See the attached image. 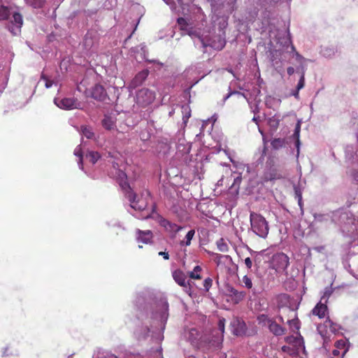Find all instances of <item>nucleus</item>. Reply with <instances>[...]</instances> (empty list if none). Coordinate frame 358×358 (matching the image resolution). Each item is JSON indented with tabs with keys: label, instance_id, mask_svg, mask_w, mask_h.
<instances>
[{
	"label": "nucleus",
	"instance_id": "nucleus-62",
	"mask_svg": "<svg viewBox=\"0 0 358 358\" xmlns=\"http://www.w3.org/2000/svg\"><path fill=\"white\" fill-rule=\"evenodd\" d=\"M355 180L358 181V174L354 176Z\"/></svg>",
	"mask_w": 358,
	"mask_h": 358
},
{
	"label": "nucleus",
	"instance_id": "nucleus-52",
	"mask_svg": "<svg viewBox=\"0 0 358 358\" xmlns=\"http://www.w3.org/2000/svg\"><path fill=\"white\" fill-rule=\"evenodd\" d=\"M222 337H218V338H217L216 341H213V343H212V345L218 346L219 344L222 342Z\"/></svg>",
	"mask_w": 358,
	"mask_h": 358
},
{
	"label": "nucleus",
	"instance_id": "nucleus-51",
	"mask_svg": "<svg viewBox=\"0 0 358 358\" xmlns=\"http://www.w3.org/2000/svg\"><path fill=\"white\" fill-rule=\"evenodd\" d=\"M158 255H159V256H162V257H163V258H164V259H166V260H168V259H169V253H168V252H159L158 253Z\"/></svg>",
	"mask_w": 358,
	"mask_h": 358
},
{
	"label": "nucleus",
	"instance_id": "nucleus-33",
	"mask_svg": "<svg viewBox=\"0 0 358 358\" xmlns=\"http://www.w3.org/2000/svg\"><path fill=\"white\" fill-rule=\"evenodd\" d=\"M82 133L87 138H92L94 136L92 129L87 127H82Z\"/></svg>",
	"mask_w": 358,
	"mask_h": 358
},
{
	"label": "nucleus",
	"instance_id": "nucleus-32",
	"mask_svg": "<svg viewBox=\"0 0 358 358\" xmlns=\"http://www.w3.org/2000/svg\"><path fill=\"white\" fill-rule=\"evenodd\" d=\"M242 282L243 283V286L247 289H250L252 287V282L251 278L247 275H244L242 279Z\"/></svg>",
	"mask_w": 358,
	"mask_h": 358
},
{
	"label": "nucleus",
	"instance_id": "nucleus-29",
	"mask_svg": "<svg viewBox=\"0 0 358 358\" xmlns=\"http://www.w3.org/2000/svg\"><path fill=\"white\" fill-rule=\"evenodd\" d=\"M288 324L289 325L290 329L293 331H299L300 329V322L297 317L294 318L292 320H288Z\"/></svg>",
	"mask_w": 358,
	"mask_h": 358
},
{
	"label": "nucleus",
	"instance_id": "nucleus-6",
	"mask_svg": "<svg viewBox=\"0 0 358 358\" xmlns=\"http://www.w3.org/2000/svg\"><path fill=\"white\" fill-rule=\"evenodd\" d=\"M136 99L138 104L146 106L153 102L155 94L148 88H143L137 92Z\"/></svg>",
	"mask_w": 358,
	"mask_h": 358
},
{
	"label": "nucleus",
	"instance_id": "nucleus-61",
	"mask_svg": "<svg viewBox=\"0 0 358 358\" xmlns=\"http://www.w3.org/2000/svg\"><path fill=\"white\" fill-rule=\"evenodd\" d=\"M323 55H324V56H330V54H329V53H326L325 52H323Z\"/></svg>",
	"mask_w": 358,
	"mask_h": 358
},
{
	"label": "nucleus",
	"instance_id": "nucleus-57",
	"mask_svg": "<svg viewBox=\"0 0 358 358\" xmlns=\"http://www.w3.org/2000/svg\"><path fill=\"white\" fill-rule=\"evenodd\" d=\"M250 252L252 255H255V256H257L259 254V252L251 250H250Z\"/></svg>",
	"mask_w": 358,
	"mask_h": 358
},
{
	"label": "nucleus",
	"instance_id": "nucleus-19",
	"mask_svg": "<svg viewBox=\"0 0 358 358\" xmlns=\"http://www.w3.org/2000/svg\"><path fill=\"white\" fill-rule=\"evenodd\" d=\"M231 325L234 327L233 333L236 336L241 335L244 332L245 324L241 322L239 320H234L231 322Z\"/></svg>",
	"mask_w": 358,
	"mask_h": 358
},
{
	"label": "nucleus",
	"instance_id": "nucleus-43",
	"mask_svg": "<svg viewBox=\"0 0 358 358\" xmlns=\"http://www.w3.org/2000/svg\"><path fill=\"white\" fill-rule=\"evenodd\" d=\"M224 322L225 320L224 318L220 319L218 322V329L220 331L222 334L224 331Z\"/></svg>",
	"mask_w": 358,
	"mask_h": 358
},
{
	"label": "nucleus",
	"instance_id": "nucleus-5",
	"mask_svg": "<svg viewBox=\"0 0 358 358\" xmlns=\"http://www.w3.org/2000/svg\"><path fill=\"white\" fill-rule=\"evenodd\" d=\"M289 257L283 252L274 255L272 257V267L278 273H283L289 264Z\"/></svg>",
	"mask_w": 358,
	"mask_h": 358
},
{
	"label": "nucleus",
	"instance_id": "nucleus-30",
	"mask_svg": "<svg viewBox=\"0 0 358 358\" xmlns=\"http://www.w3.org/2000/svg\"><path fill=\"white\" fill-rule=\"evenodd\" d=\"M74 155L79 157V160L78 162V166L80 169H83V155H82V150L80 145H78L76 148L74 150Z\"/></svg>",
	"mask_w": 358,
	"mask_h": 358
},
{
	"label": "nucleus",
	"instance_id": "nucleus-31",
	"mask_svg": "<svg viewBox=\"0 0 358 358\" xmlns=\"http://www.w3.org/2000/svg\"><path fill=\"white\" fill-rule=\"evenodd\" d=\"M217 246L220 252H225L228 251L229 247L222 238L217 241Z\"/></svg>",
	"mask_w": 358,
	"mask_h": 358
},
{
	"label": "nucleus",
	"instance_id": "nucleus-12",
	"mask_svg": "<svg viewBox=\"0 0 358 358\" xmlns=\"http://www.w3.org/2000/svg\"><path fill=\"white\" fill-rule=\"evenodd\" d=\"M191 150V144L187 142L185 139L179 141L177 145V154L184 157V159L186 160L187 155Z\"/></svg>",
	"mask_w": 358,
	"mask_h": 358
},
{
	"label": "nucleus",
	"instance_id": "nucleus-10",
	"mask_svg": "<svg viewBox=\"0 0 358 358\" xmlns=\"http://www.w3.org/2000/svg\"><path fill=\"white\" fill-rule=\"evenodd\" d=\"M136 240L138 243H143L145 244L151 243L153 234L150 230L143 231L141 229H136Z\"/></svg>",
	"mask_w": 358,
	"mask_h": 358
},
{
	"label": "nucleus",
	"instance_id": "nucleus-55",
	"mask_svg": "<svg viewBox=\"0 0 358 358\" xmlns=\"http://www.w3.org/2000/svg\"><path fill=\"white\" fill-rule=\"evenodd\" d=\"M332 354L334 356H339L341 352H340V350L338 349V348H336L334 349L333 351H332Z\"/></svg>",
	"mask_w": 358,
	"mask_h": 358
},
{
	"label": "nucleus",
	"instance_id": "nucleus-14",
	"mask_svg": "<svg viewBox=\"0 0 358 358\" xmlns=\"http://www.w3.org/2000/svg\"><path fill=\"white\" fill-rule=\"evenodd\" d=\"M228 292L229 296L234 303H238L245 298V296L244 292L238 291L237 289L231 287L228 289Z\"/></svg>",
	"mask_w": 358,
	"mask_h": 358
},
{
	"label": "nucleus",
	"instance_id": "nucleus-3",
	"mask_svg": "<svg viewBox=\"0 0 358 358\" xmlns=\"http://www.w3.org/2000/svg\"><path fill=\"white\" fill-rule=\"evenodd\" d=\"M250 221L252 231L260 238L267 237L269 227L266 219L260 214L251 212L250 215Z\"/></svg>",
	"mask_w": 358,
	"mask_h": 358
},
{
	"label": "nucleus",
	"instance_id": "nucleus-11",
	"mask_svg": "<svg viewBox=\"0 0 358 358\" xmlns=\"http://www.w3.org/2000/svg\"><path fill=\"white\" fill-rule=\"evenodd\" d=\"M90 96L96 100L103 101L106 97V92L102 85L97 84L90 90Z\"/></svg>",
	"mask_w": 358,
	"mask_h": 358
},
{
	"label": "nucleus",
	"instance_id": "nucleus-46",
	"mask_svg": "<svg viewBox=\"0 0 358 358\" xmlns=\"http://www.w3.org/2000/svg\"><path fill=\"white\" fill-rule=\"evenodd\" d=\"M229 258H230V257L229 255H222L217 254L216 257H215V261L217 262V264H219L220 262V261L222 260V259H229Z\"/></svg>",
	"mask_w": 358,
	"mask_h": 358
},
{
	"label": "nucleus",
	"instance_id": "nucleus-50",
	"mask_svg": "<svg viewBox=\"0 0 358 358\" xmlns=\"http://www.w3.org/2000/svg\"><path fill=\"white\" fill-rule=\"evenodd\" d=\"M295 193L296 196L299 198V204L301 206L302 199L301 193L297 188H295Z\"/></svg>",
	"mask_w": 358,
	"mask_h": 358
},
{
	"label": "nucleus",
	"instance_id": "nucleus-41",
	"mask_svg": "<svg viewBox=\"0 0 358 358\" xmlns=\"http://www.w3.org/2000/svg\"><path fill=\"white\" fill-rule=\"evenodd\" d=\"M238 94V95H241V96H244V97L248 100V101L249 102V100H248V99L247 98V96H246V95H245V94H243V93H241V92H236V91H234V92H229V94H228L224 97V101H226L227 99H229V96H231L232 94Z\"/></svg>",
	"mask_w": 358,
	"mask_h": 358
},
{
	"label": "nucleus",
	"instance_id": "nucleus-27",
	"mask_svg": "<svg viewBox=\"0 0 358 358\" xmlns=\"http://www.w3.org/2000/svg\"><path fill=\"white\" fill-rule=\"evenodd\" d=\"M280 178V176L273 171L266 172L264 174L263 180L264 182L271 181Z\"/></svg>",
	"mask_w": 358,
	"mask_h": 358
},
{
	"label": "nucleus",
	"instance_id": "nucleus-7",
	"mask_svg": "<svg viewBox=\"0 0 358 358\" xmlns=\"http://www.w3.org/2000/svg\"><path fill=\"white\" fill-rule=\"evenodd\" d=\"M172 277L174 281L180 287H183L184 291L189 295H191V287L189 281L186 280V274L180 269H176L172 271Z\"/></svg>",
	"mask_w": 358,
	"mask_h": 358
},
{
	"label": "nucleus",
	"instance_id": "nucleus-24",
	"mask_svg": "<svg viewBox=\"0 0 358 358\" xmlns=\"http://www.w3.org/2000/svg\"><path fill=\"white\" fill-rule=\"evenodd\" d=\"M101 157V155L97 152L90 151L86 155V158L89 159L90 162L94 164Z\"/></svg>",
	"mask_w": 358,
	"mask_h": 358
},
{
	"label": "nucleus",
	"instance_id": "nucleus-28",
	"mask_svg": "<svg viewBox=\"0 0 358 358\" xmlns=\"http://www.w3.org/2000/svg\"><path fill=\"white\" fill-rule=\"evenodd\" d=\"M334 289L331 287H327L324 289L323 295L321 297L320 301L327 303L328 299L333 293Z\"/></svg>",
	"mask_w": 358,
	"mask_h": 358
},
{
	"label": "nucleus",
	"instance_id": "nucleus-39",
	"mask_svg": "<svg viewBox=\"0 0 358 358\" xmlns=\"http://www.w3.org/2000/svg\"><path fill=\"white\" fill-rule=\"evenodd\" d=\"M182 112L183 113H185V115H183V119L185 120V118L186 119H188L190 115H191V110H190V108L188 106H182Z\"/></svg>",
	"mask_w": 358,
	"mask_h": 358
},
{
	"label": "nucleus",
	"instance_id": "nucleus-21",
	"mask_svg": "<svg viewBox=\"0 0 358 358\" xmlns=\"http://www.w3.org/2000/svg\"><path fill=\"white\" fill-rule=\"evenodd\" d=\"M202 268L200 266H196L194 269L187 273L189 277L192 279L200 280L201 278V273Z\"/></svg>",
	"mask_w": 358,
	"mask_h": 358
},
{
	"label": "nucleus",
	"instance_id": "nucleus-56",
	"mask_svg": "<svg viewBox=\"0 0 358 358\" xmlns=\"http://www.w3.org/2000/svg\"><path fill=\"white\" fill-rule=\"evenodd\" d=\"M296 98L299 97V91L296 90L294 93L292 94Z\"/></svg>",
	"mask_w": 358,
	"mask_h": 358
},
{
	"label": "nucleus",
	"instance_id": "nucleus-38",
	"mask_svg": "<svg viewBox=\"0 0 358 358\" xmlns=\"http://www.w3.org/2000/svg\"><path fill=\"white\" fill-rule=\"evenodd\" d=\"M291 48H292V50L294 51V56L295 57L296 61L299 63H303V62L305 60V59L301 55H299V52H296L295 51V48L294 47V45H291Z\"/></svg>",
	"mask_w": 358,
	"mask_h": 358
},
{
	"label": "nucleus",
	"instance_id": "nucleus-15",
	"mask_svg": "<svg viewBox=\"0 0 358 358\" xmlns=\"http://www.w3.org/2000/svg\"><path fill=\"white\" fill-rule=\"evenodd\" d=\"M327 313V306L326 303L320 301L315 307L313 309L312 313L317 316L319 318H324Z\"/></svg>",
	"mask_w": 358,
	"mask_h": 358
},
{
	"label": "nucleus",
	"instance_id": "nucleus-18",
	"mask_svg": "<svg viewBox=\"0 0 358 358\" xmlns=\"http://www.w3.org/2000/svg\"><path fill=\"white\" fill-rule=\"evenodd\" d=\"M116 119L112 115H105L102 120L103 127L108 130L113 129L115 127Z\"/></svg>",
	"mask_w": 358,
	"mask_h": 358
},
{
	"label": "nucleus",
	"instance_id": "nucleus-13",
	"mask_svg": "<svg viewBox=\"0 0 358 358\" xmlns=\"http://www.w3.org/2000/svg\"><path fill=\"white\" fill-rule=\"evenodd\" d=\"M148 75L149 71L148 69H144L139 72L131 81L130 87L136 88L138 86L141 85L148 78Z\"/></svg>",
	"mask_w": 358,
	"mask_h": 358
},
{
	"label": "nucleus",
	"instance_id": "nucleus-2",
	"mask_svg": "<svg viewBox=\"0 0 358 358\" xmlns=\"http://www.w3.org/2000/svg\"><path fill=\"white\" fill-rule=\"evenodd\" d=\"M10 14H13V20L11 25H8V27L13 34L17 35L22 25V17L19 13L15 12L13 6L8 2L0 0V20H7Z\"/></svg>",
	"mask_w": 358,
	"mask_h": 358
},
{
	"label": "nucleus",
	"instance_id": "nucleus-36",
	"mask_svg": "<svg viewBox=\"0 0 358 358\" xmlns=\"http://www.w3.org/2000/svg\"><path fill=\"white\" fill-rule=\"evenodd\" d=\"M304 85H305V76H304V71L303 70L301 78H300V79L298 82L297 86H296V90L298 91H299L304 87Z\"/></svg>",
	"mask_w": 358,
	"mask_h": 358
},
{
	"label": "nucleus",
	"instance_id": "nucleus-53",
	"mask_svg": "<svg viewBox=\"0 0 358 358\" xmlns=\"http://www.w3.org/2000/svg\"><path fill=\"white\" fill-rule=\"evenodd\" d=\"M241 177L238 176L234 179L233 185H239L241 183Z\"/></svg>",
	"mask_w": 358,
	"mask_h": 358
},
{
	"label": "nucleus",
	"instance_id": "nucleus-22",
	"mask_svg": "<svg viewBox=\"0 0 358 358\" xmlns=\"http://www.w3.org/2000/svg\"><path fill=\"white\" fill-rule=\"evenodd\" d=\"M26 3L34 8H42L45 2V0H24Z\"/></svg>",
	"mask_w": 358,
	"mask_h": 358
},
{
	"label": "nucleus",
	"instance_id": "nucleus-20",
	"mask_svg": "<svg viewBox=\"0 0 358 358\" xmlns=\"http://www.w3.org/2000/svg\"><path fill=\"white\" fill-rule=\"evenodd\" d=\"M268 328L270 331L276 336L282 335L284 334V329L273 320L270 323Z\"/></svg>",
	"mask_w": 358,
	"mask_h": 358
},
{
	"label": "nucleus",
	"instance_id": "nucleus-60",
	"mask_svg": "<svg viewBox=\"0 0 358 358\" xmlns=\"http://www.w3.org/2000/svg\"><path fill=\"white\" fill-rule=\"evenodd\" d=\"M282 351L286 352L287 351V347L286 346H283L282 348Z\"/></svg>",
	"mask_w": 358,
	"mask_h": 358
},
{
	"label": "nucleus",
	"instance_id": "nucleus-42",
	"mask_svg": "<svg viewBox=\"0 0 358 358\" xmlns=\"http://www.w3.org/2000/svg\"><path fill=\"white\" fill-rule=\"evenodd\" d=\"M292 340H295L296 343H300L301 342L303 343V338L301 337V336L299 334V337H296V338H294V337H287L286 338V341L288 343H290L292 341Z\"/></svg>",
	"mask_w": 358,
	"mask_h": 358
},
{
	"label": "nucleus",
	"instance_id": "nucleus-59",
	"mask_svg": "<svg viewBox=\"0 0 358 358\" xmlns=\"http://www.w3.org/2000/svg\"><path fill=\"white\" fill-rule=\"evenodd\" d=\"M252 121H254V122H255L256 123H257V117H254L252 118Z\"/></svg>",
	"mask_w": 358,
	"mask_h": 358
},
{
	"label": "nucleus",
	"instance_id": "nucleus-63",
	"mask_svg": "<svg viewBox=\"0 0 358 358\" xmlns=\"http://www.w3.org/2000/svg\"><path fill=\"white\" fill-rule=\"evenodd\" d=\"M148 62H149L150 63H155V62H156L155 60H149Z\"/></svg>",
	"mask_w": 358,
	"mask_h": 358
},
{
	"label": "nucleus",
	"instance_id": "nucleus-25",
	"mask_svg": "<svg viewBox=\"0 0 358 358\" xmlns=\"http://www.w3.org/2000/svg\"><path fill=\"white\" fill-rule=\"evenodd\" d=\"M194 234H195V231L194 229L189 231L185 236V241H182L180 242V245H186V246L189 245L191 244V241L192 240Z\"/></svg>",
	"mask_w": 358,
	"mask_h": 358
},
{
	"label": "nucleus",
	"instance_id": "nucleus-37",
	"mask_svg": "<svg viewBox=\"0 0 358 358\" xmlns=\"http://www.w3.org/2000/svg\"><path fill=\"white\" fill-rule=\"evenodd\" d=\"M213 285V280L210 278H207L203 281V287L205 291L208 292Z\"/></svg>",
	"mask_w": 358,
	"mask_h": 358
},
{
	"label": "nucleus",
	"instance_id": "nucleus-26",
	"mask_svg": "<svg viewBox=\"0 0 358 358\" xmlns=\"http://www.w3.org/2000/svg\"><path fill=\"white\" fill-rule=\"evenodd\" d=\"M257 321L259 324L262 326H269L272 320L270 319L266 315L262 314L257 317Z\"/></svg>",
	"mask_w": 358,
	"mask_h": 358
},
{
	"label": "nucleus",
	"instance_id": "nucleus-17",
	"mask_svg": "<svg viewBox=\"0 0 358 358\" xmlns=\"http://www.w3.org/2000/svg\"><path fill=\"white\" fill-rule=\"evenodd\" d=\"M158 308L159 310V317L160 320L163 321H166L168 317V310H169V304L168 302L165 300H162L159 304Z\"/></svg>",
	"mask_w": 358,
	"mask_h": 358
},
{
	"label": "nucleus",
	"instance_id": "nucleus-40",
	"mask_svg": "<svg viewBox=\"0 0 358 358\" xmlns=\"http://www.w3.org/2000/svg\"><path fill=\"white\" fill-rule=\"evenodd\" d=\"M299 132H300V123L299 122L296 124V127L295 130H294V135L296 136L297 137V138H299ZM299 140L297 139L296 146H297L298 148H299Z\"/></svg>",
	"mask_w": 358,
	"mask_h": 358
},
{
	"label": "nucleus",
	"instance_id": "nucleus-54",
	"mask_svg": "<svg viewBox=\"0 0 358 358\" xmlns=\"http://www.w3.org/2000/svg\"><path fill=\"white\" fill-rule=\"evenodd\" d=\"M287 71L289 76H292L294 73V69L292 66L288 67Z\"/></svg>",
	"mask_w": 358,
	"mask_h": 358
},
{
	"label": "nucleus",
	"instance_id": "nucleus-34",
	"mask_svg": "<svg viewBox=\"0 0 358 358\" xmlns=\"http://www.w3.org/2000/svg\"><path fill=\"white\" fill-rule=\"evenodd\" d=\"M177 22L181 30H187L188 23L185 18L179 17Z\"/></svg>",
	"mask_w": 358,
	"mask_h": 358
},
{
	"label": "nucleus",
	"instance_id": "nucleus-4",
	"mask_svg": "<svg viewBox=\"0 0 358 358\" xmlns=\"http://www.w3.org/2000/svg\"><path fill=\"white\" fill-rule=\"evenodd\" d=\"M203 66L202 64L192 66L185 71V76L189 81L190 87H193L210 73V71H203Z\"/></svg>",
	"mask_w": 358,
	"mask_h": 358
},
{
	"label": "nucleus",
	"instance_id": "nucleus-35",
	"mask_svg": "<svg viewBox=\"0 0 358 358\" xmlns=\"http://www.w3.org/2000/svg\"><path fill=\"white\" fill-rule=\"evenodd\" d=\"M314 220L317 222H322L328 220V216L322 214H315Z\"/></svg>",
	"mask_w": 358,
	"mask_h": 358
},
{
	"label": "nucleus",
	"instance_id": "nucleus-8",
	"mask_svg": "<svg viewBox=\"0 0 358 358\" xmlns=\"http://www.w3.org/2000/svg\"><path fill=\"white\" fill-rule=\"evenodd\" d=\"M54 102L59 108L65 110H72L80 107V103L74 98H64L62 100L55 99Z\"/></svg>",
	"mask_w": 358,
	"mask_h": 358
},
{
	"label": "nucleus",
	"instance_id": "nucleus-1",
	"mask_svg": "<svg viewBox=\"0 0 358 358\" xmlns=\"http://www.w3.org/2000/svg\"><path fill=\"white\" fill-rule=\"evenodd\" d=\"M127 175L121 170L117 172V180L122 189L124 191L125 196L130 202V206L136 210H144L147 206L145 201L142 199L136 200V194L132 191L131 187L127 182Z\"/></svg>",
	"mask_w": 358,
	"mask_h": 358
},
{
	"label": "nucleus",
	"instance_id": "nucleus-44",
	"mask_svg": "<svg viewBox=\"0 0 358 358\" xmlns=\"http://www.w3.org/2000/svg\"><path fill=\"white\" fill-rule=\"evenodd\" d=\"M260 90L258 87H255L252 92V95L254 96V99L256 102H259V101H257V97L260 94Z\"/></svg>",
	"mask_w": 358,
	"mask_h": 358
},
{
	"label": "nucleus",
	"instance_id": "nucleus-58",
	"mask_svg": "<svg viewBox=\"0 0 358 358\" xmlns=\"http://www.w3.org/2000/svg\"><path fill=\"white\" fill-rule=\"evenodd\" d=\"M150 217H151V215L150 214H147L143 217H142V219H148Z\"/></svg>",
	"mask_w": 358,
	"mask_h": 358
},
{
	"label": "nucleus",
	"instance_id": "nucleus-9",
	"mask_svg": "<svg viewBox=\"0 0 358 358\" xmlns=\"http://www.w3.org/2000/svg\"><path fill=\"white\" fill-rule=\"evenodd\" d=\"M154 218V217H152ZM155 219L167 231L177 233L182 229V227L176 224L171 223L169 220L164 219L159 215H157Z\"/></svg>",
	"mask_w": 358,
	"mask_h": 358
},
{
	"label": "nucleus",
	"instance_id": "nucleus-49",
	"mask_svg": "<svg viewBox=\"0 0 358 358\" xmlns=\"http://www.w3.org/2000/svg\"><path fill=\"white\" fill-rule=\"evenodd\" d=\"M282 143V141L279 138L273 140L271 143L273 147H274V148H277L278 145H281Z\"/></svg>",
	"mask_w": 358,
	"mask_h": 358
},
{
	"label": "nucleus",
	"instance_id": "nucleus-48",
	"mask_svg": "<svg viewBox=\"0 0 358 358\" xmlns=\"http://www.w3.org/2000/svg\"><path fill=\"white\" fill-rule=\"evenodd\" d=\"M244 263L248 269H250L252 266V262L250 257H247L244 260Z\"/></svg>",
	"mask_w": 358,
	"mask_h": 358
},
{
	"label": "nucleus",
	"instance_id": "nucleus-45",
	"mask_svg": "<svg viewBox=\"0 0 358 358\" xmlns=\"http://www.w3.org/2000/svg\"><path fill=\"white\" fill-rule=\"evenodd\" d=\"M325 323L326 326L329 327L332 331H335L336 330V327H334V324L329 318L326 320Z\"/></svg>",
	"mask_w": 358,
	"mask_h": 358
},
{
	"label": "nucleus",
	"instance_id": "nucleus-16",
	"mask_svg": "<svg viewBox=\"0 0 358 358\" xmlns=\"http://www.w3.org/2000/svg\"><path fill=\"white\" fill-rule=\"evenodd\" d=\"M226 44L225 38L223 36H215L211 39L209 45L216 50H222Z\"/></svg>",
	"mask_w": 358,
	"mask_h": 358
},
{
	"label": "nucleus",
	"instance_id": "nucleus-47",
	"mask_svg": "<svg viewBox=\"0 0 358 358\" xmlns=\"http://www.w3.org/2000/svg\"><path fill=\"white\" fill-rule=\"evenodd\" d=\"M42 78L45 80V87L50 88L52 86L53 82L52 80H48L45 76H42Z\"/></svg>",
	"mask_w": 358,
	"mask_h": 358
},
{
	"label": "nucleus",
	"instance_id": "nucleus-23",
	"mask_svg": "<svg viewBox=\"0 0 358 358\" xmlns=\"http://www.w3.org/2000/svg\"><path fill=\"white\" fill-rule=\"evenodd\" d=\"M336 348H338L339 350H343V352L341 353L342 357L345 356V355L347 353L348 350V348L346 347V342L344 340H339L336 342L335 343Z\"/></svg>",
	"mask_w": 358,
	"mask_h": 358
}]
</instances>
